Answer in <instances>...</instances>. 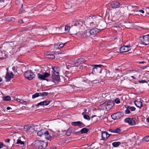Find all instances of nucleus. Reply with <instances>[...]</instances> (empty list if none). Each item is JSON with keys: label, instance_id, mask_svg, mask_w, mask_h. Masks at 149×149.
Returning a JSON list of instances; mask_svg holds the SVG:
<instances>
[{"label": "nucleus", "instance_id": "obj_24", "mask_svg": "<svg viewBox=\"0 0 149 149\" xmlns=\"http://www.w3.org/2000/svg\"><path fill=\"white\" fill-rule=\"evenodd\" d=\"M86 113H87V112H83L82 113V114L84 115V117L85 119L87 120H90V117H89V116L86 114H85Z\"/></svg>", "mask_w": 149, "mask_h": 149}, {"label": "nucleus", "instance_id": "obj_22", "mask_svg": "<svg viewBox=\"0 0 149 149\" xmlns=\"http://www.w3.org/2000/svg\"><path fill=\"white\" fill-rule=\"evenodd\" d=\"M88 130H89L88 129L86 128H84L81 130L80 132L81 134H83L87 133L88 132Z\"/></svg>", "mask_w": 149, "mask_h": 149}, {"label": "nucleus", "instance_id": "obj_56", "mask_svg": "<svg viewBox=\"0 0 149 149\" xmlns=\"http://www.w3.org/2000/svg\"><path fill=\"white\" fill-rule=\"evenodd\" d=\"M65 53V52H61L60 53H58V54H64Z\"/></svg>", "mask_w": 149, "mask_h": 149}, {"label": "nucleus", "instance_id": "obj_62", "mask_svg": "<svg viewBox=\"0 0 149 149\" xmlns=\"http://www.w3.org/2000/svg\"><path fill=\"white\" fill-rule=\"evenodd\" d=\"M13 140H14V141H15V139H13Z\"/></svg>", "mask_w": 149, "mask_h": 149}, {"label": "nucleus", "instance_id": "obj_55", "mask_svg": "<svg viewBox=\"0 0 149 149\" xmlns=\"http://www.w3.org/2000/svg\"><path fill=\"white\" fill-rule=\"evenodd\" d=\"M146 121L147 122L149 123V118L146 119Z\"/></svg>", "mask_w": 149, "mask_h": 149}, {"label": "nucleus", "instance_id": "obj_16", "mask_svg": "<svg viewBox=\"0 0 149 149\" xmlns=\"http://www.w3.org/2000/svg\"><path fill=\"white\" fill-rule=\"evenodd\" d=\"M7 57L5 52L4 51H0V60H2L5 59Z\"/></svg>", "mask_w": 149, "mask_h": 149}, {"label": "nucleus", "instance_id": "obj_53", "mask_svg": "<svg viewBox=\"0 0 149 149\" xmlns=\"http://www.w3.org/2000/svg\"><path fill=\"white\" fill-rule=\"evenodd\" d=\"M6 109L7 110H9L10 109H12V108H11L10 107H7Z\"/></svg>", "mask_w": 149, "mask_h": 149}, {"label": "nucleus", "instance_id": "obj_39", "mask_svg": "<svg viewBox=\"0 0 149 149\" xmlns=\"http://www.w3.org/2000/svg\"><path fill=\"white\" fill-rule=\"evenodd\" d=\"M128 8H131V7H132V8H135L136 9H138V7L137 6H132V5H129L128 6Z\"/></svg>", "mask_w": 149, "mask_h": 149}, {"label": "nucleus", "instance_id": "obj_60", "mask_svg": "<svg viewBox=\"0 0 149 149\" xmlns=\"http://www.w3.org/2000/svg\"><path fill=\"white\" fill-rule=\"evenodd\" d=\"M2 81V79L0 77V82H1Z\"/></svg>", "mask_w": 149, "mask_h": 149}, {"label": "nucleus", "instance_id": "obj_10", "mask_svg": "<svg viewBox=\"0 0 149 149\" xmlns=\"http://www.w3.org/2000/svg\"><path fill=\"white\" fill-rule=\"evenodd\" d=\"M131 49V47L130 46H124L120 48V52L122 53L127 52Z\"/></svg>", "mask_w": 149, "mask_h": 149}, {"label": "nucleus", "instance_id": "obj_47", "mask_svg": "<svg viewBox=\"0 0 149 149\" xmlns=\"http://www.w3.org/2000/svg\"><path fill=\"white\" fill-rule=\"evenodd\" d=\"M12 69H13V70L14 72H17V71L16 70V68L15 67V66L13 67V68H12Z\"/></svg>", "mask_w": 149, "mask_h": 149}, {"label": "nucleus", "instance_id": "obj_36", "mask_svg": "<svg viewBox=\"0 0 149 149\" xmlns=\"http://www.w3.org/2000/svg\"><path fill=\"white\" fill-rule=\"evenodd\" d=\"M18 102H19L21 104H23L24 102H26V101H25L23 100H20L19 99H17L16 100Z\"/></svg>", "mask_w": 149, "mask_h": 149}, {"label": "nucleus", "instance_id": "obj_35", "mask_svg": "<svg viewBox=\"0 0 149 149\" xmlns=\"http://www.w3.org/2000/svg\"><path fill=\"white\" fill-rule=\"evenodd\" d=\"M17 142L16 143L17 144H20V145H23L24 144V142L23 141H22L20 140H17Z\"/></svg>", "mask_w": 149, "mask_h": 149}, {"label": "nucleus", "instance_id": "obj_25", "mask_svg": "<svg viewBox=\"0 0 149 149\" xmlns=\"http://www.w3.org/2000/svg\"><path fill=\"white\" fill-rule=\"evenodd\" d=\"M46 57L48 58L53 59L55 58V56L53 54H48L46 55Z\"/></svg>", "mask_w": 149, "mask_h": 149}, {"label": "nucleus", "instance_id": "obj_38", "mask_svg": "<svg viewBox=\"0 0 149 149\" xmlns=\"http://www.w3.org/2000/svg\"><path fill=\"white\" fill-rule=\"evenodd\" d=\"M67 43V42H66L65 43H61V44H59L58 48H62L65 45V44Z\"/></svg>", "mask_w": 149, "mask_h": 149}, {"label": "nucleus", "instance_id": "obj_15", "mask_svg": "<svg viewBox=\"0 0 149 149\" xmlns=\"http://www.w3.org/2000/svg\"><path fill=\"white\" fill-rule=\"evenodd\" d=\"M13 74L12 73L10 74L9 72H7L5 76L6 81H9L13 77Z\"/></svg>", "mask_w": 149, "mask_h": 149}, {"label": "nucleus", "instance_id": "obj_34", "mask_svg": "<svg viewBox=\"0 0 149 149\" xmlns=\"http://www.w3.org/2000/svg\"><path fill=\"white\" fill-rule=\"evenodd\" d=\"M128 108V109H130V110H131V111H134L136 108L135 107H130V106H127Z\"/></svg>", "mask_w": 149, "mask_h": 149}, {"label": "nucleus", "instance_id": "obj_3", "mask_svg": "<svg viewBox=\"0 0 149 149\" xmlns=\"http://www.w3.org/2000/svg\"><path fill=\"white\" fill-rule=\"evenodd\" d=\"M35 142L38 145V149H44L46 148L47 145V143L44 141L37 140L35 141Z\"/></svg>", "mask_w": 149, "mask_h": 149}, {"label": "nucleus", "instance_id": "obj_42", "mask_svg": "<svg viewBox=\"0 0 149 149\" xmlns=\"http://www.w3.org/2000/svg\"><path fill=\"white\" fill-rule=\"evenodd\" d=\"M98 82V81L97 80H92L91 81V82L92 84L97 83Z\"/></svg>", "mask_w": 149, "mask_h": 149}, {"label": "nucleus", "instance_id": "obj_8", "mask_svg": "<svg viewBox=\"0 0 149 149\" xmlns=\"http://www.w3.org/2000/svg\"><path fill=\"white\" fill-rule=\"evenodd\" d=\"M124 121L129 123L130 125H135L136 123L134 120L133 118H125Z\"/></svg>", "mask_w": 149, "mask_h": 149}, {"label": "nucleus", "instance_id": "obj_48", "mask_svg": "<svg viewBox=\"0 0 149 149\" xmlns=\"http://www.w3.org/2000/svg\"><path fill=\"white\" fill-rule=\"evenodd\" d=\"M18 22L20 23H23L24 22L22 19H19L18 21Z\"/></svg>", "mask_w": 149, "mask_h": 149}, {"label": "nucleus", "instance_id": "obj_61", "mask_svg": "<svg viewBox=\"0 0 149 149\" xmlns=\"http://www.w3.org/2000/svg\"><path fill=\"white\" fill-rule=\"evenodd\" d=\"M131 77H132V78H133V79H134L135 78H134V76H132Z\"/></svg>", "mask_w": 149, "mask_h": 149}, {"label": "nucleus", "instance_id": "obj_58", "mask_svg": "<svg viewBox=\"0 0 149 149\" xmlns=\"http://www.w3.org/2000/svg\"><path fill=\"white\" fill-rule=\"evenodd\" d=\"M84 113H86V111H87V109H84Z\"/></svg>", "mask_w": 149, "mask_h": 149}, {"label": "nucleus", "instance_id": "obj_29", "mask_svg": "<svg viewBox=\"0 0 149 149\" xmlns=\"http://www.w3.org/2000/svg\"><path fill=\"white\" fill-rule=\"evenodd\" d=\"M40 96H42V97H44L45 96H47L48 95V93L47 92H42L39 93Z\"/></svg>", "mask_w": 149, "mask_h": 149}, {"label": "nucleus", "instance_id": "obj_28", "mask_svg": "<svg viewBox=\"0 0 149 149\" xmlns=\"http://www.w3.org/2000/svg\"><path fill=\"white\" fill-rule=\"evenodd\" d=\"M11 98L10 96H7L3 97V101H9L10 100Z\"/></svg>", "mask_w": 149, "mask_h": 149}, {"label": "nucleus", "instance_id": "obj_12", "mask_svg": "<svg viewBox=\"0 0 149 149\" xmlns=\"http://www.w3.org/2000/svg\"><path fill=\"white\" fill-rule=\"evenodd\" d=\"M143 44L147 45L149 44V34L143 36Z\"/></svg>", "mask_w": 149, "mask_h": 149}, {"label": "nucleus", "instance_id": "obj_49", "mask_svg": "<svg viewBox=\"0 0 149 149\" xmlns=\"http://www.w3.org/2000/svg\"><path fill=\"white\" fill-rule=\"evenodd\" d=\"M80 22H81L79 21H76V22L75 25L77 26V24H80Z\"/></svg>", "mask_w": 149, "mask_h": 149}, {"label": "nucleus", "instance_id": "obj_14", "mask_svg": "<svg viewBox=\"0 0 149 149\" xmlns=\"http://www.w3.org/2000/svg\"><path fill=\"white\" fill-rule=\"evenodd\" d=\"M111 135V134H109L107 132H102V140L104 141L106 138L109 137Z\"/></svg>", "mask_w": 149, "mask_h": 149}, {"label": "nucleus", "instance_id": "obj_7", "mask_svg": "<svg viewBox=\"0 0 149 149\" xmlns=\"http://www.w3.org/2000/svg\"><path fill=\"white\" fill-rule=\"evenodd\" d=\"M50 75V74L47 72H45L43 75H42L40 73L38 74V76L39 79L41 80H46L47 81L48 80L46 79L45 78L48 77Z\"/></svg>", "mask_w": 149, "mask_h": 149}, {"label": "nucleus", "instance_id": "obj_50", "mask_svg": "<svg viewBox=\"0 0 149 149\" xmlns=\"http://www.w3.org/2000/svg\"><path fill=\"white\" fill-rule=\"evenodd\" d=\"M10 139H7L5 140V141L6 142L9 143L10 142Z\"/></svg>", "mask_w": 149, "mask_h": 149}, {"label": "nucleus", "instance_id": "obj_57", "mask_svg": "<svg viewBox=\"0 0 149 149\" xmlns=\"http://www.w3.org/2000/svg\"><path fill=\"white\" fill-rule=\"evenodd\" d=\"M145 63V62L144 61H142V62H140L139 63Z\"/></svg>", "mask_w": 149, "mask_h": 149}, {"label": "nucleus", "instance_id": "obj_19", "mask_svg": "<svg viewBox=\"0 0 149 149\" xmlns=\"http://www.w3.org/2000/svg\"><path fill=\"white\" fill-rule=\"evenodd\" d=\"M49 103V102L48 101H44L43 102H41L38 103L37 105H36V106H38L39 105H48Z\"/></svg>", "mask_w": 149, "mask_h": 149}, {"label": "nucleus", "instance_id": "obj_18", "mask_svg": "<svg viewBox=\"0 0 149 149\" xmlns=\"http://www.w3.org/2000/svg\"><path fill=\"white\" fill-rule=\"evenodd\" d=\"M91 34L90 33V31L88 30H86L84 33H83L82 35L84 38H87L89 37Z\"/></svg>", "mask_w": 149, "mask_h": 149}, {"label": "nucleus", "instance_id": "obj_23", "mask_svg": "<svg viewBox=\"0 0 149 149\" xmlns=\"http://www.w3.org/2000/svg\"><path fill=\"white\" fill-rule=\"evenodd\" d=\"M87 60L83 59L82 58H80L79 59L77 60V62L79 63L80 64H81L82 63H85Z\"/></svg>", "mask_w": 149, "mask_h": 149}, {"label": "nucleus", "instance_id": "obj_27", "mask_svg": "<svg viewBox=\"0 0 149 149\" xmlns=\"http://www.w3.org/2000/svg\"><path fill=\"white\" fill-rule=\"evenodd\" d=\"M121 144L120 142H113L112 143V145L114 147H117L119 146Z\"/></svg>", "mask_w": 149, "mask_h": 149}, {"label": "nucleus", "instance_id": "obj_33", "mask_svg": "<svg viewBox=\"0 0 149 149\" xmlns=\"http://www.w3.org/2000/svg\"><path fill=\"white\" fill-rule=\"evenodd\" d=\"M71 129H69L67 130L66 132V135L67 136H69L70 135L71 133Z\"/></svg>", "mask_w": 149, "mask_h": 149}, {"label": "nucleus", "instance_id": "obj_4", "mask_svg": "<svg viewBox=\"0 0 149 149\" xmlns=\"http://www.w3.org/2000/svg\"><path fill=\"white\" fill-rule=\"evenodd\" d=\"M35 74L30 70H28L24 73V76L25 78L29 80H31L35 77Z\"/></svg>", "mask_w": 149, "mask_h": 149}, {"label": "nucleus", "instance_id": "obj_26", "mask_svg": "<svg viewBox=\"0 0 149 149\" xmlns=\"http://www.w3.org/2000/svg\"><path fill=\"white\" fill-rule=\"evenodd\" d=\"M22 7L20 9L19 11V13H18L19 14H20L22 13V12L23 10V7L24 8H27V6L26 5H24L23 7V5H22ZM26 10H25V9H24V11H26Z\"/></svg>", "mask_w": 149, "mask_h": 149}, {"label": "nucleus", "instance_id": "obj_41", "mask_svg": "<svg viewBox=\"0 0 149 149\" xmlns=\"http://www.w3.org/2000/svg\"><path fill=\"white\" fill-rule=\"evenodd\" d=\"M115 102L117 104H118L120 103V102L119 98H117L115 100Z\"/></svg>", "mask_w": 149, "mask_h": 149}, {"label": "nucleus", "instance_id": "obj_21", "mask_svg": "<svg viewBox=\"0 0 149 149\" xmlns=\"http://www.w3.org/2000/svg\"><path fill=\"white\" fill-rule=\"evenodd\" d=\"M26 130L29 132H33L34 131V126H31L28 127Z\"/></svg>", "mask_w": 149, "mask_h": 149}, {"label": "nucleus", "instance_id": "obj_44", "mask_svg": "<svg viewBox=\"0 0 149 149\" xmlns=\"http://www.w3.org/2000/svg\"><path fill=\"white\" fill-rule=\"evenodd\" d=\"M139 83H146L147 81L145 80H141L139 81Z\"/></svg>", "mask_w": 149, "mask_h": 149}, {"label": "nucleus", "instance_id": "obj_1", "mask_svg": "<svg viewBox=\"0 0 149 149\" xmlns=\"http://www.w3.org/2000/svg\"><path fill=\"white\" fill-rule=\"evenodd\" d=\"M53 71L51 77L52 81L54 82H57L60 80V77L59 76V71L60 68L58 67H54L52 68Z\"/></svg>", "mask_w": 149, "mask_h": 149}, {"label": "nucleus", "instance_id": "obj_30", "mask_svg": "<svg viewBox=\"0 0 149 149\" xmlns=\"http://www.w3.org/2000/svg\"><path fill=\"white\" fill-rule=\"evenodd\" d=\"M39 94V93H35V94L33 95L32 96V98L34 99L40 96Z\"/></svg>", "mask_w": 149, "mask_h": 149}, {"label": "nucleus", "instance_id": "obj_9", "mask_svg": "<svg viewBox=\"0 0 149 149\" xmlns=\"http://www.w3.org/2000/svg\"><path fill=\"white\" fill-rule=\"evenodd\" d=\"M112 103L110 101H106L103 103L102 105L105 107V108L107 110H109L112 107Z\"/></svg>", "mask_w": 149, "mask_h": 149}, {"label": "nucleus", "instance_id": "obj_63", "mask_svg": "<svg viewBox=\"0 0 149 149\" xmlns=\"http://www.w3.org/2000/svg\"><path fill=\"white\" fill-rule=\"evenodd\" d=\"M62 58V57H61L60 58H59V59H60L61 60Z\"/></svg>", "mask_w": 149, "mask_h": 149}, {"label": "nucleus", "instance_id": "obj_45", "mask_svg": "<svg viewBox=\"0 0 149 149\" xmlns=\"http://www.w3.org/2000/svg\"><path fill=\"white\" fill-rule=\"evenodd\" d=\"M78 69V67H76V66L72 67L71 68V69L72 70H76V69Z\"/></svg>", "mask_w": 149, "mask_h": 149}, {"label": "nucleus", "instance_id": "obj_54", "mask_svg": "<svg viewBox=\"0 0 149 149\" xmlns=\"http://www.w3.org/2000/svg\"><path fill=\"white\" fill-rule=\"evenodd\" d=\"M50 149H56V147H51L50 148Z\"/></svg>", "mask_w": 149, "mask_h": 149}, {"label": "nucleus", "instance_id": "obj_51", "mask_svg": "<svg viewBox=\"0 0 149 149\" xmlns=\"http://www.w3.org/2000/svg\"><path fill=\"white\" fill-rule=\"evenodd\" d=\"M139 11L142 13H144V11L142 10H139Z\"/></svg>", "mask_w": 149, "mask_h": 149}, {"label": "nucleus", "instance_id": "obj_11", "mask_svg": "<svg viewBox=\"0 0 149 149\" xmlns=\"http://www.w3.org/2000/svg\"><path fill=\"white\" fill-rule=\"evenodd\" d=\"M104 29H98L97 28H93L91 29L90 31V33L91 35H94L100 32Z\"/></svg>", "mask_w": 149, "mask_h": 149}, {"label": "nucleus", "instance_id": "obj_20", "mask_svg": "<svg viewBox=\"0 0 149 149\" xmlns=\"http://www.w3.org/2000/svg\"><path fill=\"white\" fill-rule=\"evenodd\" d=\"M135 105L138 107L141 108L143 106L142 103L141 101H135L134 102Z\"/></svg>", "mask_w": 149, "mask_h": 149}, {"label": "nucleus", "instance_id": "obj_37", "mask_svg": "<svg viewBox=\"0 0 149 149\" xmlns=\"http://www.w3.org/2000/svg\"><path fill=\"white\" fill-rule=\"evenodd\" d=\"M125 113L126 114H128L130 113V110L128 109L127 106L126 107V109L125 110Z\"/></svg>", "mask_w": 149, "mask_h": 149}, {"label": "nucleus", "instance_id": "obj_31", "mask_svg": "<svg viewBox=\"0 0 149 149\" xmlns=\"http://www.w3.org/2000/svg\"><path fill=\"white\" fill-rule=\"evenodd\" d=\"M120 131L119 128H117L116 129H114V133L119 134L120 133Z\"/></svg>", "mask_w": 149, "mask_h": 149}, {"label": "nucleus", "instance_id": "obj_64", "mask_svg": "<svg viewBox=\"0 0 149 149\" xmlns=\"http://www.w3.org/2000/svg\"><path fill=\"white\" fill-rule=\"evenodd\" d=\"M12 111H13L11 110V111H10L9 112H12Z\"/></svg>", "mask_w": 149, "mask_h": 149}, {"label": "nucleus", "instance_id": "obj_46", "mask_svg": "<svg viewBox=\"0 0 149 149\" xmlns=\"http://www.w3.org/2000/svg\"><path fill=\"white\" fill-rule=\"evenodd\" d=\"M3 144L2 142H1L0 143V148H2L3 147Z\"/></svg>", "mask_w": 149, "mask_h": 149}, {"label": "nucleus", "instance_id": "obj_17", "mask_svg": "<svg viewBox=\"0 0 149 149\" xmlns=\"http://www.w3.org/2000/svg\"><path fill=\"white\" fill-rule=\"evenodd\" d=\"M112 8H119L120 6V4L117 2L113 1L111 4Z\"/></svg>", "mask_w": 149, "mask_h": 149}, {"label": "nucleus", "instance_id": "obj_2", "mask_svg": "<svg viewBox=\"0 0 149 149\" xmlns=\"http://www.w3.org/2000/svg\"><path fill=\"white\" fill-rule=\"evenodd\" d=\"M37 135L40 137L44 135L45 138L49 141H51L52 139V137L49 135V132L44 129H41L38 131L37 132Z\"/></svg>", "mask_w": 149, "mask_h": 149}, {"label": "nucleus", "instance_id": "obj_52", "mask_svg": "<svg viewBox=\"0 0 149 149\" xmlns=\"http://www.w3.org/2000/svg\"><path fill=\"white\" fill-rule=\"evenodd\" d=\"M109 131L111 132L114 133V129H110L109 130Z\"/></svg>", "mask_w": 149, "mask_h": 149}, {"label": "nucleus", "instance_id": "obj_13", "mask_svg": "<svg viewBox=\"0 0 149 149\" xmlns=\"http://www.w3.org/2000/svg\"><path fill=\"white\" fill-rule=\"evenodd\" d=\"M72 125L74 126H77L81 127H83L85 126L84 125L79 121L72 122Z\"/></svg>", "mask_w": 149, "mask_h": 149}, {"label": "nucleus", "instance_id": "obj_59", "mask_svg": "<svg viewBox=\"0 0 149 149\" xmlns=\"http://www.w3.org/2000/svg\"><path fill=\"white\" fill-rule=\"evenodd\" d=\"M93 22H91V23L90 25H91V26H93Z\"/></svg>", "mask_w": 149, "mask_h": 149}, {"label": "nucleus", "instance_id": "obj_5", "mask_svg": "<svg viewBox=\"0 0 149 149\" xmlns=\"http://www.w3.org/2000/svg\"><path fill=\"white\" fill-rule=\"evenodd\" d=\"M93 68L92 72L93 74L96 73L98 71H100V72L101 71V67L102 66L101 65H91Z\"/></svg>", "mask_w": 149, "mask_h": 149}, {"label": "nucleus", "instance_id": "obj_40", "mask_svg": "<svg viewBox=\"0 0 149 149\" xmlns=\"http://www.w3.org/2000/svg\"><path fill=\"white\" fill-rule=\"evenodd\" d=\"M70 29V26H65V30L66 31H68Z\"/></svg>", "mask_w": 149, "mask_h": 149}, {"label": "nucleus", "instance_id": "obj_32", "mask_svg": "<svg viewBox=\"0 0 149 149\" xmlns=\"http://www.w3.org/2000/svg\"><path fill=\"white\" fill-rule=\"evenodd\" d=\"M6 20L8 21H14L15 19L12 17H9L6 18Z\"/></svg>", "mask_w": 149, "mask_h": 149}, {"label": "nucleus", "instance_id": "obj_6", "mask_svg": "<svg viewBox=\"0 0 149 149\" xmlns=\"http://www.w3.org/2000/svg\"><path fill=\"white\" fill-rule=\"evenodd\" d=\"M123 115V113L121 112H118L112 114L111 115V117L114 120L118 119L121 118Z\"/></svg>", "mask_w": 149, "mask_h": 149}, {"label": "nucleus", "instance_id": "obj_43", "mask_svg": "<svg viewBox=\"0 0 149 149\" xmlns=\"http://www.w3.org/2000/svg\"><path fill=\"white\" fill-rule=\"evenodd\" d=\"M144 140L146 142H148L149 141V136L145 137L144 138Z\"/></svg>", "mask_w": 149, "mask_h": 149}]
</instances>
